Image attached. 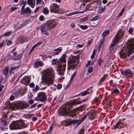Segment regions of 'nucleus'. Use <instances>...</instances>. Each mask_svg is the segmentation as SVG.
I'll list each match as a JSON object with an SVG mask.
<instances>
[{
  "label": "nucleus",
  "mask_w": 134,
  "mask_h": 134,
  "mask_svg": "<svg viewBox=\"0 0 134 134\" xmlns=\"http://www.w3.org/2000/svg\"><path fill=\"white\" fill-rule=\"evenodd\" d=\"M129 44L127 45L126 48H123L122 49L119 53L120 57L122 59H125L127 55L129 56L130 54L134 52V39H132L129 41Z\"/></svg>",
  "instance_id": "f257e3e1"
},
{
  "label": "nucleus",
  "mask_w": 134,
  "mask_h": 134,
  "mask_svg": "<svg viewBox=\"0 0 134 134\" xmlns=\"http://www.w3.org/2000/svg\"><path fill=\"white\" fill-rule=\"evenodd\" d=\"M72 107V104L70 103L64 104L60 108L58 111L59 114L60 116H68L71 117L75 116L76 115V109H74L69 112Z\"/></svg>",
  "instance_id": "f03ea898"
},
{
  "label": "nucleus",
  "mask_w": 134,
  "mask_h": 134,
  "mask_svg": "<svg viewBox=\"0 0 134 134\" xmlns=\"http://www.w3.org/2000/svg\"><path fill=\"white\" fill-rule=\"evenodd\" d=\"M43 75L41 79L44 85L49 86L53 83V81L51 76H52L53 72L51 69H49L45 70L43 71Z\"/></svg>",
  "instance_id": "7ed1b4c3"
},
{
  "label": "nucleus",
  "mask_w": 134,
  "mask_h": 134,
  "mask_svg": "<svg viewBox=\"0 0 134 134\" xmlns=\"http://www.w3.org/2000/svg\"><path fill=\"white\" fill-rule=\"evenodd\" d=\"M6 104L7 105L8 108H11L13 110H16L19 109L26 108L29 106V105L28 103L20 102L13 104L7 102Z\"/></svg>",
  "instance_id": "20e7f679"
},
{
  "label": "nucleus",
  "mask_w": 134,
  "mask_h": 134,
  "mask_svg": "<svg viewBox=\"0 0 134 134\" xmlns=\"http://www.w3.org/2000/svg\"><path fill=\"white\" fill-rule=\"evenodd\" d=\"M27 126V124L23 121H13L9 125L11 130H16L25 128Z\"/></svg>",
  "instance_id": "39448f33"
},
{
  "label": "nucleus",
  "mask_w": 134,
  "mask_h": 134,
  "mask_svg": "<svg viewBox=\"0 0 134 134\" xmlns=\"http://www.w3.org/2000/svg\"><path fill=\"white\" fill-rule=\"evenodd\" d=\"M77 60L76 56H73L71 58H69L68 61V70H69L70 69H74L77 66L78 63L76 64V62Z\"/></svg>",
  "instance_id": "423d86ee"
},
{
  "label": "nucleus",
  "mask_w": 134,
  "mask_h": 134,
  "mask_svg": "<svg viewBox=\"0 0 134 134\" xmlns=\"http://www.w3.org/2000/svg\"><path fill=\"white\" fill-rule=\"evenodd\" d=\"M56 25L55 20H53L51 21L47 22L44 25L47 30H49L55 27Z\"/></svg>",
  "instance_id": "0eeeda50"
},
{
  "label": "nucleus",
  "mask_w": 134,
  "mask_h": 134,
  "mask_svg": "<svg viewBox=\"0 0 134 134\" xmlns=\"http://www.w3.org/2000/svg\"><path fill=\"white\" fill-rule=\"evenodd\" d=\"M50 8L51 12L54 13H57L59 10L58 6L55 3L52 4L50 6Z\"/></svg>",
  "instance_id": "6e6552de"
},
{
  "label": "nucleus",
  "mask_w": 134,
  "mask_h": 134,
  "mask_svg": "<svg viewBox=\"0 0 134 134\" xmlns=\"http://www.w3.org/2000/svg\"><path fill=\"white\" fill-rule=\"evenodd\" d=\"M63 67L64 68H62V65H60L58 66V67L57 70L58 71V74L60 75H62L63 74L65 70L66 65L64 64L63 65Z\"/></svg>",
  "instance_id": "1a4fd4ad"
},
{
  "label": "nucleus",
  "mask_w": 134,
  "mask_h": 134,
  "mask_svg": "<svg viewBox=\"0 0 134 134\" xmlns=\"http://www.w3.org/2000/svg\"><path fill=\"white\" fill-rule=\"evenodd\" d=\"M38 97V100L41 102L44 101L47 99L46 94L43 92H39Z\"/></svg>",
  "instance_id": "9d476101"
},
{
  "label": "nucleus",
  "mask_w": 134,
  "mask_h": 134,
  "mask_svg": "<svg viewBox=\"0 0 134 134\" xmlns=\"http://www.w3.org/2000/svg\"><path fill=\"white\" fill-rule=\"evenodd\" d=\"M124 31L121 29L118 31L116 35L115 38L116 39V41H118L121 38V37L124 34Z\"/></svg>",
  "instance_id": "9b49d317"
},
{
  "label": "nucleus",
  "mask_w": 134,
  "mask_h": 134,
  "mask_svg": "<svg viewBox=\"0 0 134 134\" xmlns=\"http://www.w3.org/2000/svg\"><path fill=\"white\" fill-rule=\"evenodd\" d=\"M8 118L6 115H3V117L1 119V121L2 122V124L4 125V126H7L8 124Z\"/></svg>",
  "instance_id": "f8f14e48"
},
{
  "label": "nucleus",
  "mask_w": 134,
  "mask_h": 134,
  "mask_svg": "<svg viewBox=\"0 0 134 134\" xmlns=\"http://www.w3.org/2000/svg\"><path fill=\"white\" fill-rule=\"evenodd\" d=\"M131 71L129 69H127L125 71H123L121 72L122 74L125 76L127 77H130L131 76Z\"/></svg>",
  "instance_id": "ddd939ff"
},
{
  "label": "nucleus",
  "mask_w": 134,
  "mask_h": 134,
  "mask_svg": "<svg viewBox=\"0 0 134 134\" xmlns=\"http://www.w3.org/2000/svg\"><path fill=\"white\" fill-rule=\"evenodd\" d=\"M87 116H88V118L90 119H93L94 117L95 113L93 110H90L87 114Z\"/></svg>",
  "instance_id": "4468645a"
},
{
  "label": "nucleus",
  "mask_w": 134,
  "mask_h": 134,
  "mask_svg": "<svg viewBox=\"0 0 134 134\" xmlns=\"http://www.w3.org/2000/svg\"><path fill=\"white\" fill-rule=\"evenodd\" d=\"M87 99H85L82 100L81 101H77V100H78V99H75L72 102L71 104H72V106H73V105L74 104V105H77V104H81L83 102H86L88 100Z\"/></svg>",
  "instance_id": "2eb2a0df"
},
{
  "label": "nucleus",
  "mask_w": 134,
  "mask_h": 134,
  "mask_svg": "<svg viewBox=\"0 0 134 134\" xmlns=\"http://www.w3.org/2000/svg\"><path fill=\"white\" fill-rule=\"evenodd\" d=\"M77 120H73L70 121H66L65 122V125L66 126H68L72 124L76 123Z\"/></svg>",
  "instance_id": "dca6fc26"
},
{
  "label": "nucleus",
  "mask_w": 134,
  "mask_h": 134,
  "mask_svg": "<svg viewBox=\"0 0 134 134\" xmlns=\"http://www.w3.org/2000/svg\"><path fill=\"white\" fill-rule=\"evenodd\" d=\"M121 120H120L119 121L117 122L116 125L114 126L115 129L117 128L120 129L122 127H123L124 126V123L121 121Z\"/></svg>",
  "instance_id": "f3484780"
},
{
  "label": "nucleus",
  "mask_w": 134,
  "mask_h": 134,
  "mask_svg": "<svg viewBox=\"0 0 134 134\" xmlns=\"http://www.w3.org/2000/svg\"><path fill=\"white\" fill-rule=\"evenodd\" d=\"M22 82H23V84H25V85L27 86L30 82V81L29 78L25 77L23 78V81Z\"/></svg>",
  "instance_id": "a211bd4d"
},
{
  "label": "nucleus",
  "mask_w": 134,
  "mask_h": 134,
  "mask_svg": "<svg viewBox=\"0 0 134 134\" xmlns=\"http://www.w3.org/2000/svg\"><path fill=\"white\" fill-rule=\"evenodd\" d=\"M87 114L83 116L81 119V120H77V125H79L84 120L87 118Z\"/></svg>",
  "instance_id": "6ab92c4d"
},
{
  "label": "nucleus",
  "mask_w": 134,
  "mask_h": 134,
  "mask_svg": "<svg viewBox=\"0 0 134 134\" xmlns=\"http://www.w3.org/2000/svg\"><path fill=\"white\" fill-rule=\"evenodd\" d=\"M66 56L65 54H63L60 58L59 60L61 63H65L66 62Z\"/></svg>",
  "instance_id": "aec40b11"
},
{
  "label": "nucleus",
  "mask_w": 134,
  "mask_h": 134,
  "mask_svg": "<svg viewBox=\"0 0 134 134\" xmlns=\"http://www.w3.org/2000/svg\"><path fill=\"white\" fill-rule=\"evenodd\" d=\"M89 89H88L86 91H83L79 94V95H77L76 96H78L79 95H81V96H83L86 95L88 94L89 92H88Z\"/></svg>",
  "instance_id": "412c9836"
},
{
  "label": "nucleus",
  "mask_w": 134,
  "mask_h": 134,
  "mask_svg": "<svg viewBox=\"0 0 134 134\" xmlns=\"http://www.w3.org/2000/svg\"><path fill=\"white\" fill-rule=\"evenodd\" d=\"M62 50V48L59 47L58 48L54 50V51L56 52H55L54 53V55H58L59 54V53L61 52Z\"/></svg>",
  "instance_id": "4be33fe9"
},
{
  "label": "nucleus",
  "mask_w": 134,
  "mask_h": 134,
  "mask_svg": "<svg viewBox=\"0 0 134 134\" xmlns=\"http://www.w3.org/2000/svg\"><path fill=\"white\" fill-rule=\"evenodd\" d=\"M27 41V39L26 38L23 37H20L18 39V41L20 43H23L24 42Z\"/></svg>",
  "instance_id": "5701e85b"
},
{
  "label": "nucleus",
  "mask_w": 134,
  "mask_h": 134,
  "mask_svg": "<svg viewBox=\"0 0 134 134\" xmlns=\"http://www.w3.org/2000/svg\"><path fill=\"white\" fill-rule=\"evenodd\" d=\"M9 69L8 67H7L3 71L4 74L6 76H7L8 74Z\"/></svg>",
  "instance_id": "b1692460"
},
{
  "label": "nucleus",
  "mask_w": 134,
  "mask_h": 134,
  "mask_svg": "<svg viewBox=\"0 0 134 134\" xmlns=\"http://www.w3.org/2000/svg\"><path fill=\"white\" fill-rule=\"evenodd\" d=\"M23 55V54L21 53L16 56V57L14 58L13 59V60H18L19 59L21 58Z\"/></svg>",
  "instance_id": "393cba45"
},
{
  "label": "nucleus",
  "mask_w": 134,
  "mask_h": 134,
  "mask_svg": "<svg viewBox=\"0 0 134 134\" xmlns=\"http://www.w3.org/2000/svg\"><path fill=\"white\" fill-rule=\"evenodd\" d=\"M42 64L39 61H37L35 63L34 65L36 66H42Z\"/></svg>",
  "instance_id": "a878e982"
},
{
  "label": "nucleus",
  "mask_w": 134,
  "mask_h": 134,
  "mask_svg": "<svg viewBox=\"0 0 134 134\" xmlns=\"http://www.w3.org/2000/svg\"><path fill=\"white\" fill-rule=\"evenodd\" d=\"M107 77V76L106 75H104L103 76V77H102L100 80H99V84L101 83Z\"/></svg>",
  "instance_id": "bb28decb"
},
{
  "label": "nucleus",
  "mask_w": 134,
  "mask_h": 134,
  "mask_svg": "<svg viewBox=\"0 0 134 134\" xmlns=\"http://www.w3.org/2000/svg\"><path fill=\"white\" fill-rule=\"evenodd\" d=\"M43 12L45 14H47L49 13V11L47 8H45L43 9Z\"/></svg>",
  "instance_id": "cd10ccee"
},
{
  "label": "nucleus",
  "mask_w": 134,
  "mask_h": 134,
  "mask_svg": "<svg viewBox=\"0 0 134 134\" xmlns=\"http://www.w3.org/2000/svg\"><path fill=\"white\" fill-rule=\"evenodd\" d=\"M109 32V30H107L105 31L102 34V35L103 37L106 36L108 34Z\"/></svg>",
  "instance_id": "c85d7f7f"
},
{
  "label": "nucleus",
  "mask_w": 134,
  "mask_h": 134,
  "mask_svg": "<svg viewBox=\"0 0 134 134\" xmlns=\"http://www.w3.org/2000/svg\"><path fill=\"white\" fill-rule=\"evenodd\" d=\"M41 31L43 32H45L46 30H47L46 28L44 25H43V26L41 27Z\"/></svg>",
  "instance_id": "c756f323"
},
{
  "label": "nucleus",
  "mask_w": 134,
  "mask_h": 134,
  "mask_svg": "<svg viewBox=\"0 0 134 134\" xmlns=\"http://www.w3.org/2000/svg\"><path fill=\"white\" fill-rule=\"evenodd\" d=\"M107 66L110 68H111L113 67V63H110V61L107 64Z\"/></svg>",
  "instance_id": "7c9ffc66"
},
{
  "label": "nucleus",
  "mask_w": 134,
  "mask_h": 134,
  "mask_svg": "<svg viewBox=\"0 0 134 134\" xmlns=\"http://www.w3.org/2000/svg\"><path fill=\"white\" fill-rule=\"evenodd\" d=\"M104 8L103 7H99L98 9V12L99 13H102L103 12Z\"/></svg>",
  "instance_id": "2f4dec72"
},
{
  "label": "nucleus",
  "mask_w": 134,
  "mask_h": 134,
  "mask_svg": "<svg viewBox=\"0 0 134 134\" xmlns=\"http://www.w3.org/2000/svg\"><path fill=\"white\" fill-rule=\"evenodd\" d=\"M18 66H17L16 67H14L13 66H12L10 70V73H13V70L17 68Z\"/></svg>",
  "instance_id": "473e14b6"
},
{
  "label": "nucleus",
  "mask_w": 134,
  "mask_h": 134,
  "mask_svg": "<svg viewBox=\"0 0 134 134\" xmlns=\"http://www.w3.org/2000/svg\"><path fill=\"white\" fill-rule=\"evenodd\" d=\"M21 92V91L20 90H19L18 91L16 92H15L13 93V95H14V96L15 97H16Z\"/></svg>",
  "instance_id": "72a5a7b5"
},
{
  "label": "nucleus",
  "mask_w": 134,
  "mask_h": 134,
  "mask_svg": "<svg viewBox=\"0 0 134 134\" xmlns=\"http://www.w3.org/2000/svg\"><path fill=\"white\" fill-rule=\"evenodd\" d=\"M76 71L75 72L74 74L72 75L70 81H71L72 82L73 80L76 75Z\"/></svg>",
  "instance_id": "f704fd0d"
},
{
  "label": "nucleus",
  "mask_w": 134,
  "mask_h": 134,
  "mask_svg": "<svg viewBox=\"0 0 134 134\" xmlns=\"http://www.w3.org/2000/svg\"><path fill=\"white\" fill-rule=\"evenodd\" d=\"M26 13H28V12L29 13H31V9L29 7H28L26 8L25 9Z\"/></svg>",
  "instance_id": "c9c22d12"
},
{
  "label": "nucleus",
  "mask_w": 134,
  "mask_h": 134,
  "mask_svg": "<svg viewBox=\"0 0 134 134\" xmlns=\"http://www.w3.org/2000/svg\"><path fill=\"white\" fill-rule=\"evenodd\" d=\"M134 89V85H132V86L130 88V89H129L128 92L129 94H130L132 92V91Z\"/></svg>",
  "instance_id": "e433bc0d"
},
{
  "label": "nucleus",
  "mask_w": 134,
  "mask_h": 134,
  "mask_svg": "<svg viewBox=\"0 0 134 134\" xmlns=\"http://www.w3.org/2000/svg\"><path fill=\"white\" fill-rule=\"evenodd\" d=\"M80 13V12L76 11L74 12H72V13H70L69 14H68V15L71 16L74 14H76Z\"/></svg>",
  "instance_id": "4c0bfd02"
},
{
  "label": "nucleus",
  "mask_w": 134,
  "mask_h": 134,
  "mask_svg": "<svg viewBox=\"0 0 134 134\" xmlns=\"http://www.w3.org/2000/svg\"><path fill=\"white\" fill-rule=\"evenodd\" d=\"M80 27L83 30H85L87 29L88 26L86 25H81L80 26Z\"/></svg>",
  "instance_id": "58836bf2"
},
{
  "label": "nucleus",
  "mask_w": 134,
  "mask_h": 134,
  "mask_svg": "<svg viewBox=\"0 0 134 134\" xmlns=\"http://www.w3.org/2000/svg\"><path fill=\"white\" fill-rule=\"evenodd\" d=\"M42 42L41 41L39 42L35 45L33 46L35 48V47L40 45L42 44Z\"/></svg>",
  "instance_id": "ea45409f"
},
{
  "label": "nucleus",
  "mask_w": 134,
  "mask_h": 134,
  "mask_svg": "<svg viewBox=\"0 0 134 134\" xmlns=\"http://www.w3.org/2000/svg\"><path fill=\"white\" fill-rule=\"evenodd\" d=\"M103 60L101 58H99L98 60V62L99 64V66H101V63L103 62Z\"/></svg>",
  "instance_id": "a19ab883"
},
{
  "label": "nucleus",
  "mask_w": 134,
  "mask_h": 134,
  "mask_svg": "<svg viewBox=\"0 0 134 134\" xmlns=\"http://www.w3.org/2000/svg\"><path fill=\"white\" fill-rule=\"evenodd\" d=\"M3 77H2L0 79V86H1L2 85H3L2 84L5 82V81H4V82L2 81L3 79Z\"/></svg>",
  "instance_id": "79ce46f5"
},
{
  "label": "nucleus",
  "mask_w": 134,
  "mask_h": 134,
  "mask_svg": "<svg viewBox=\"0 0 134 134\" xmlns=\"http://www.w3.org/2000/svg\"><path fill=\"white\" fill-rule=\"evenodd\" d=\"M119 92V91L118 90L116 89V88L112 92V93H115L116 94H117V93H118Z\"/></svg>",
  "instance_id": "37998d69"
},
{
  "label": "nucleus",
  "mask_w": 134,
  "mask_h": 134,
  "mask_svg": "<svg viewBox=\"0 0 134 134\" xmlns=\"http://www.w3.org/2000/svg\"><path fill=\"white\" fill-rule=\"evenodd\" d=\"M11 34L10 31H9L5 33L4 35L5 36H9Z\"/></svg>",
  "instance_id": "c03bdc74"
},
{
  "label": "nucleus",
  "mask_w": 134,
  "mask_h": 134,
  "mask_svg": "<svg viewBox=\"0 0 134 134\" xmlns=\"http://www.w3.org/2000/svg\"><path fill=\"white\" fill-rule=\"evenodd\" d=\"M62 87V85L60 83H58L57 85V88L58 89H60Z\"/></svg>",
  "instance_id": "a18cd8bd"
},
{
  "label": "nucleus",
  "mask_w": 134,
  "mask_h": 134,
  "mask_svg": "<svg viewBox=\"0 0 134 134\" xmlns=\"http://www.w3.org/2000/svg\"><path fill=\"white\" fill-rule=\"evenodd\" d=\"M25 13H26L25 9H21V12L20 13V15H21L24 14Z\"/></svg>",
  "instance_id": "49530a36"
},
{
  "label": "nucleus",
  "mask_w": 134,
  "mask_h": 134,
  "mask_svg": "<svg viewBox=\"0 0 134 134\" xmlns=\"http://www.w3.org/2000/svg\"><path fill=\"white\" fill-rule=\"evenodd\" d=\"M93 68L92 67H90L88 70V72L89 73H91L93 70Z\"/></svg>",
  "instance_id": "de8ad7c7"
},
{
  "label": "nucleus",
  "mask_w": 134,
  "mask_h": 134,
  "mask_svg": "<svg viewBox=\"0 0 134 134\" xmlns=\"http://www.w3.org/2000/svg\"><path fill=\"white\" fill-rule=\"evenodd\" d=\"M114 44H112L111 45L110 47L109 48V50H110L111 51H112L113 50V49H114L113 47L114 46Z\"/></svg>",
  "instance_id": "09e8293b"
},
{
  "label": "nucleus",
  "mask_w": 134,
  "mask_h": 134,
  "mask_svg": "<svg viewBox=\"0 0 134 134\" xmlns=\"http://www.w3.org/2000/svg\"><path fill=\"white\" fill-rule=\"evenodd\" d=\"M133 30V28H130L128 32L130 34H131Z\"/></svg>",
  "instance_id": "8fccbe9b"
},
{
  "label": "nucleus",
  "mask_w": 134,
  "mask_h": 134,
  "mask_svg": "<svg viewBox=\"0 0 134 134\" xmlns=\"http://www.w3.org/2000/svg\"><path fill=\"white\" fill-rule=\"evenodd\" d=\"M39 19L41 21H43L44 19V16L43 15H41L39 17Z\"/></svg>",
  "instance_id": "3c124183"
},
{
  "label": "nucleus",
  "mask_w": 134,
  "mask_h": 134,
  "mask_svg": "<svg viewBox=\"0 0 134 134\" xmlns=\"http://www.w3.org/2000/svg\"><path fill=\"white\" fill-rule=\"evenodd\" d=\"M39 88L38 86L37 85H36V87L35 88L33 89V90L34 91H36L37 90H39Z\"/></svg>",
  "instance_id": "603ef678"
},
{
  "label": "nucleus",
  "mask_w": 134,
  "mask_h": 134,
  "mask_svg": "<svg viewBox=\"0 0 134 134\" xmlns=\"http://www.w3.org/2000/svg\"><path fill=\"white\" fill-rule=\"evenodd\" d=\"M15 97L13 95H12L10 96L9 99L11 100H13L14 99Z\"/></svg>",
  "instance_id": "864d4df0"
},
{
  "label": "nucleus",
  "mask_w": 134,
  "mask_h": 134,
  "mask_svg": "<svg viewBox=\"0 0 134 134\" xmlns=\"http://www.w3.org/2000/svg\"><path fill=\"white\" fill-rule=\"evenodd\" d=\"M57 59H53L52 62V63L53 64H55L57 62Z\"/></svg>",
  "instance_id": "5fc2aeb1"
},
{
  "label": "nucleus",
  "mask_w": 134,
  "mask_h": 134,
  "mask_svg": "<svg viewBox=\"0 0 134 134\" xmlns=\"http://www.w3.org/2000/svg\"><path fill=\"white\" fill-rule=\"evenodd\" d=\"M98 19V18H97V17L96 16L95 17H94L93 18H92L91 19V21H94L95 20H96Z\"/></svg>",
  "instance_id": "6e6d98bb"
},
{
  "label": "nucleus",
  "mask_w": 134,
  "mask_h": 134,
  "mask_svg": "<svg viewBox=\"0 0 134 134\" xmlns=\"http://www.w3.org/2000/svg\"><path fill=\"white\" fill-rule=\"evenodd\" d=\"M26 2H24V1H22L21 3L20 4V5H26Z\"/></svg>",
  "instance_id": "4d7b16f0"
},
{
  "label": "nucleus",
  "mask_w": 134,
  "mask_h": 134,
  "mask_svg": "<svg viewBox=\"0 0 134 134\" xmlns=\"http://www.w3.org/2000/svg\"><path fill=\"white\" fill-rule=\"evenodd\" d=\"M53 128V127L52 126H51L49 128V131L48 132L49 133L51 132Z\"/></svg>",
  "instance_id": "13d9d810"
},
{
  "label": "nucleus",
  "mask_w": 134,
  "mask_h": 134,
  "mask_svg": "<svg viewBox=\"0 0 134 134\" xmlns=\"http://www.w3.org/2000/svg\"><path fill=\"white\" fill-rule=\"evenodd\" d=\"M29 86L30 87H34L35 86V84L33 83H31L29 84Z\"/></svg>",
  "instance_id": "bf43d9fd"
},
{
  "label": "nucleus",
  "mask_w": 134,
  "mask_h": 134,
  "mask_svg": "<svg viewBox=\"0 0 134 134\" xmlns=\"http://www.w3.org/2000/svg\"><path fill=\"white\" fill-rule=\"evenodd\" d=\"M28 102H29L30 104H31L34 103V101L33 99L30 100L28 101Z\"/></svg>",
  "instance_id": "052dcab7"
},
{
  "label": "nucleus",
  "mask_w": 134,
  "mask_h": 134,
  "mask_svg": "<svg viewBox=\"0 0 134 134\" xmlns=\"http://www.w3.org/2000/svg\"><path fill=\"white\" fill-rule=\"evenodd\" d=\"M17 9V8L16 7H12L10 9V10L11 12H13L14 11V10H16Z\"/></svg>",
  "instance_id": "680f3d73"
},
{
  "label": "nucleus",
  "mask_w": 134,
  "mask_h": 134,
  "mask_svg": "<svg viewBox=\"0 0 134 134\" xmlns=\"http://www.w3.org/2000/svg\"><path fill=\"white\" fill-rule=\"evenodd\" d=\"M36 103H35L31 105L30 107V108L31 109L32 108H35L36 106Z\"/></svg>",
  "instance_id": "e2e57ef3"
},
{
  "label": "nucleus",
  "mask_w": 134,
  "mask_h": 134,
  "mask_svg": "<svg viewBox=\"0 0 134 134\" xmlns=\"http://www.w3.org/2000/svg\"><path fill=\"white\" fill-rule=\"evenodd\" d=\"M12 44V42L10 40H9L7 41V46H9L11 44Z\"/></svg>",
  "instance_id": "0e129e2a"
},
{
  "label": "nucleus",
  "mask_w": 134,
  "mask_h": 134,
  "mask_svg": "<svg viewBox=\"0 0 134 134\" xmlns=\"http://www.w3.org/2000/svg\"><path fill=\"white\" fill-rule=\"evenodd\" d=\"M35 48L34 47V46H33L32 48L31 49L30 52H29V53L28 54L29 55H30L31 53L32 52V51H33V50H34V49Z\"/></svg>",
  "instance_id": "69168bd1"
},
{
  "label": "nucleus",
  "mask_w": 134,
  "mask_h": 134,
  "mask_svg": "<svg viewBox=\"0 0 134 134\" xmlns=\"http://www.w3.org/2000/svg\"><path fill=\"white\" fill-rule=\"evenodd\" d=\"M104 39H105V37H103V38H102V39L100 41V44H102L104 43Z\"/></svg>",
  "instance_id": "338daca9"
},
{
  "label": "nucleus",
  "mask_w": 134,
  "mask_h": 134,
  "mask_svg": "<svg viewBox=\"0 0 134 134\" xmlns=\"http://www.w3.org/2000/svg\"><path fill=\"white\" fill-rule=\"evenodd\" d=\"M72 82L71 81H69L68 83V84H67V86H66V87H69L70 86V85L71 84Z\"/></svg>",
  "instance_id": "774afa93"
}]
</instances>
